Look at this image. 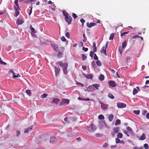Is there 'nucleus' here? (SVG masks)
<instances>
[{
    "label": "nucleus",
    "instance_id": "obj_44",
    "mask_svg": "<svg viewBox=\"0 0 149 149\" xmlns=\"http://www.w3.org/2000/svg\"><path fill=\"white\" fill-rule=\"evenodd\" d=\"M81 57L82 58V59L83 61L85 60L86 58L87 57L85 56L84 54H82L81 55Z\"/></svg>",
    "mask_w": 149,
    "mask_h": 149
},
{
    "label": "nucleus",
    "instance_id": "obj_18",
    "mask_svg": "<svg viewBox=\"0 0 149 149\" xmlns=\"http://www.w3.org/2000/svg\"><path fill=\"white\" fill-rule=\"evenodd\" d=\"M52 46L53 48L54 49L55 51L57 52L58 50V46L57 45H52Z\"/></svg>",
    "mask_w": 149,
    "mask_h": 149
},
{
    "label": "nucleus",
    "instance_id": "obj_8",
    "mask_svg": "<svg viewBox=\"0 0 149 149\" xmlns=\"http://www.w3.org/2000/svg\"><path fill=\"white\" fill-rule=\"evenodd\" d=\"M86 24L88 27L90 28L92 26L96 25L97 24V23L93 22H91L90 23L87 22Z\"/></svg>",
    "mask_w": 149,
    "mask_h": 149
},
{
    "label": "nucleus",
    "instance_id": "obj_24",
    "mask_svg": "<svg viewBox=\"0 0 149 149\" xmlns=\"http://www.w3.org/2000/svg\"><path fill=\"white\" fill-rule=\"evenodd\" d=\"M113 114H110L108 116L109 120L110 122H111L113 120Z\"/></svg>",
    "mask_w": 149,
    "mask_h": 149
},
{
    "label": "nucleus",
    "instance_id": "obj_17",
    "mask_svg": "<svg viewBox=\"0 0 149 149\" xmlns=\"http://www.w3.org/2000/svg\"><path fill=\"white\" fill-rule=\"evenodd\" d=\"M85 76L87 79H92L93 78V74H86Z\"/></svg>",
    "mask_w": 149,
    "mask_h": 149
},
{
    "label": "nucleus",
    "instance_id": "obj_5",
    "mask_svg": "<svg viewBox=\"0 0 149 149\" xmlns=\"http://www.w3.org/2000/svg\"><path fill=\"white\" fill-rule=\"evenodd\" d=\"M100 103L101 105V107L102 110L105 111L108 109L109 106L108 104H104L102 102H100Z\"/></svg>",
    "mask_w": 149,
    "mask_h": 149
},
{
    "label": "nucleus",
    "instance_id": "obj_51",
    "mask_svg": "<svg viewBox=\"0 0 149 149\" xmlns=\"http://www.w3.org/2000/svg\"><path fill=\"white\" fill-rule=\"evenodd\" d=\"M80 22L82 23V25L83 26L84 23L85 22V20L83 18H81L80 20Z\"/></svg>",
    "mask_w": 149,
    "mask_h": 149
},
{
    "label": "nucleus",
    "instance_id": "obj_43",
    "mask_svg": "<svg viewBox=\"0 0 149 149\" xmlns=\"http://www.w3.org/2000/svg\"><path fill=\"white\" fill-rule=\"evenodd\" d=\"M47 95V94L46 93H44L41 95V97L42 98H44L46 97Z\"/></svg>",
    "mask_w": 149,
    "mask_h": 149
},
{
    "label": "nucleus",
    "instance_id": "obj_25",
    "mask_svg": "<svg viewBox=\"0 0 149 149\" xmlns=\"http://www.w3.org/2000/svg\"><path fill=\"white\" fill-rule=\"evenodd\" d=\"M91 65L92 67L94 68H96L97 66L95 63V61H93L91 62Z\"/></svg>",
    "mask_w": 149,
    "mask_h": 149
},
{
    "label": "nucleus",
    "instance_id": "obj_3",
    "mask_svg": "<svg viewBox=\"0 0 149 149\" xmlns=\"http://www.w3.org/2000/svg\"><path fill=\"white\" fill-rule=\"evenodd\" d=\"M86 129L90 132H93L96 130V127L95 125L92 124L89 126H88Z\"/></svg>",
    "mask_w": 149,
    "mask_h": 149
},
{
    "label": "nucleus",
    "instance_id": "obj_60",
    "mask_svg": "<svg viewBox=\"0 0 149 149\" xmlns=\"http://www.w3.org/2000/svg\"><path fill=\"white\" fill-rule=\"evenodd\" d=\"M64 50V48L63 47H61L60 48V49L59 51H61V52L63 53Z\"/></svg>",
    "mask_w": 149,
    "mask_h": 149
},
{
    "label": "nucleus",
    "instance_id": "obj_10",
    "mask_svg": "<svg viewBox=\"0 0 149 149\" xmlns=\"http://www.w3.org/2000/svg\"><path fill=\"white\" fill-rule=\"evenodd\" d=\"M56 140L55 137L54 136H52L51 137L50 140V142L51 143H54L56 142Z\"/></svg>",
    "mask_w": 149,
    "mask_h": 149
},
{
    "label": "nucleus",
    "instance_id": "obj_6",
    "mask_svg": "<svg viewBox=\"0 0 149 149\" xmlns=\"http://www.w3.org/2000/svg\"><path fill=\"white\" fill-rule=\"evenodd\" d=\"M117 104L118 108H125L126 106V104L123 103H117Z\"/></svg>",
    "mask_w": 149,
    "mask_h": 149
},
{
    "label": "nucleus",
    "instance_id": "obj_35",
    "mask_svg": "<svg viewBox=\"0 0 149 149\" xmlns=\"http://www.w3.org/2000/svg\"><path fill=\"white\" fill-rule=\"evenodd\" d=\"M104 118V116L102 115H100L98 116V118L99 120H103Z\"/></svg>",
    "mask_w": 149,
    "mask_h": 149
},
{
    "label": "nucleus",
    "instance_id": "obj_64",
    "mask_svg": "<svg viewBox=\"0 0 149 149\" xmlns=\"http://www.w3.org/2000/svg\"><path fill=\"white\" fill-rule=\"evenodd\" d=\"M146 117L147 119H149V113L146 114Z\"/></svg>",
    "mask_w": 149,
    "mask_h": 149
},
{
    "label": "nucleus",
    "instance_id": "obj_32",
    "mask_svg": "<svg viewBox=\"0 0 149 149\" xmlns=\"http://www.w3.org/2000/svg\"><path fill=\"white\" fill-rule=\"evenodd\" d=\"M120 121L119 119H117L115 122V125H120Z\"/></svg>",
    "mask_w": 149,
    "mask_h": 149
},
{
    "label": "nucleus",
    "instance_id": "obj_56",
    "mask_svg": "<svg viewBox=\"0 0 149 149\" xmlns=\"http://www.w3.org/2000/svg\"><path fill=\"white\" fill-rule=\"evenodd\" d=\"M137 38H139V36L138 35H136L132 37V38H134V39H136Z\"/></svg>",
    "mask_w": 149,
    "mask_h": 149
},
{
    "label": "nucleus",
    "instance_id": "obj_45",
    "mask_svg": "<svg viewBox=\"0 0 149 149\" xmlns=\"http://www.w3.org/2000/svg\"><path fill=\"white\" fill-rule=\"evenodd\" d=\"M147 111L145 109L143 110L142 111V114L143 115L145 116L146 114L147 113Z\"/></svg>",
    "mask_w": 149,
    "mask_h": 149
},
{
    "label": "nucleus",
    "instance_id": "obj_37",
    "mask_svg": "<svg viewBox=\"0 0 149 149\" xmlns=\"http://www.w3.org/2000/svg\"><path fill=\"white\" fill-rule=\"evenodd\" d=\"M138 91L135 88H134L133 90V95H135L137 93Z\"/></svg>",
    "mask_w": 149,
    "mask_h": 149
},
{
    "label": "nucleus",
    "instance_id": "obj_15",
    "mask_svg": "<svg viewBox=\"0 0 149 149\" xmlns=\"http://www.w3.org/2000/svg\"><path fill=\"white\" fill-rule=\"evenodd\" d=\"M14 8L15 10V16L17 17L19 14V10L16 7H15Z\"/></svg>",
    "mask_w": 149,
    "mask_h": 149
},
{
    "label": "nucleus",
    "instance_id": "obj_2",
    "mask_svg": "<svg viewBox=\"0 0 149 149\" xmlns=\"http://www.w3.org/2000/svg\"><path fill=\"white\" fill-rule=\"evenodd\" d=\"M62 12L63 15L65 16V21L67 22L68 25L70 24L72 20V17L65 10H63Z\"/></svg>",
    "mask_w": 149,
    "mask_h": 149
},
{
    "label": "nucleus",
    "instance_id": "obj_26",
    "mask_svg": "<svg viewBox=\"0 0 149 149\" xmlns=\"http://www.w3.org/2000/svg\"><path fill=\"white\" fill-rule=\"evenodd\" d=\"M104 76L102 74H101L100 75V76L99 77V79H100V80L101 81H103L104 79Z\"/></svg>",
    "mask_w": 149,
    "mask_h": 149
},
{
    "label": "nucleus",
    "instance_id": "obj_52",
    "mask_svg": "<svg viewBox=\"0 0 149 149\" xmlns=\"http://www.w3.org/2000/svg\"><path fill=\"white\" fill-rule=\"evenodd\" d=\"M77 85L80 86L82 87H83L84 86V84L78 82L76 83Z\"/></svg>",
    "mask_w": 149,
    "mask_h": 149
},
{
    "label": "nucleus",
    "instance_id": "obj_14",
    "mask_svg": "<svg viewBox=\"0 0 149 149\" xmlns=\"http://www.w3.org/2000/svg\"><path fill=\"white\" fill-rule=\"evenodd\" d=\"M24 21L21 19H18L16 21V24L17 25H21L23 24Z\"/></svg>",
    "mask_w": 149,
    "mask_h": 149
},
{
    "label": "nucleus",
    "instance_id": "obj_29",
    "mask_svg": "<svg viewBox=\"0 0 149 149\" xmlns=\"http://www.w3.org/2000/svg\"><path fill=\"white\" fill-rule=\"evenodd\" d=\"M114 34L113 33H111L110 34L109 38V40H112L113 39Z\"/></svg>",
    "mask_w": 149,
    "mask_h": 149
},
{
    "label": "nucleus",
    "instance_id": "obj_33",
    "mask_svg": "<svg viewBox=\"0 0 149 149\" xmlns=\"http://www.w3.org/2000/svg\"><path fill=\"white\" fill-rule=\"evenodd\" d=\"M30 28L31 30V31L33 33H36V31L35 30V29L33 28L31 25H30Z\"/></svg>",
    "mask_w": 149,
    "mask_h": 149
},
{
    "label": "nucleus",
    "instance_id": "obj_23",
    "mask_svg": "<svg viewBox=\"0 0 149 149\" xmlns=\"http://www.w3.org/2000/svg\"><path fill=\"white\" fill-rule=\"evenodd\" d=\"M18 0H15L14 1V3L16 6V7L18 9V10H20L18 4Z\"/></svg>",
    "mask_w": 149,
    "mask_h": 149
},
{
    "label": "nucleus",
    "instance_id": "obj_40",
    "mask_svg": "<svg viewBox=\"0 0 149 149\" xmlns=\"http://www.w3.org/2000/svg\"><path fill=\"white\" fill-rule=\"evenodd\" d=\"M117 136L118 138H121L123 137V134L121 133H119L117 134Z\"/></svg>",
    "mask_w": 149,
    "mask_h": 149
},
{
    "label": "nucleus",
    "instance_id": "obj_61",
    "mask_svg": "<svg viewBox=\"0 0 149 149\" xmlns=\"http://www.w3.org/2000/svg\"><path fill=\"white\" fill-rule=\"evenodd\" d=\"M131 58V57L130 56L127 57L126 58V60L127 61V62H128V61Z\"/></svg>",
    "mask_w": 149,
    "mask_h": 149
},
{
    "label": "nucleus",
    "instance_id": "obj_36",
    "mask_svg": "<svg viewBox=\"0 0 149 149\" xmlns=\"http://www.w3.org/2000/svg\"><path fill=\"white\" fill-rule=\"evenodd\" d=\"M123 48L120 46V47L119 48V51L121 55L122 54V53L123 52Z\"/></svg>",
    "mask_w": 149,
    "mask_h": 149
},
{
    "label": "nucleus",
    "instance_id": "obj_13",
    "mask_svg": "<svg viewBox=\"0 0 149 149\" xmlns=\"http://www.w3.org/2000/svg\"><path fill=\"white\" fill-rule=\"evenodd\" d=\"M100 52L101 53H103L105 56L107 55L106 49L104 47H103L101 48Z\"/></svg>",
    "mask_w": 149,
    "mask_h": 149
},
{
    "label": "nucleus",
    "instance_id": "obj_55",
    "mask_svg": "<svg viewBox=\"0 0 149 149\" xmlns=\"http://www.w3.org/2000/svg\"><path fill=\"white\" fill-rule=\"evenodd\" d=\"M72 16L74 19H75L77 17V16L74 13H72Z\"/></svg>",
    "mask_w": 149,
    "mask_h": 149
},
{
    "label": "nucleus",
    "instance_id": "obj_62",
    "mask_svg": "<svg viewBox=\"0 0 149 149\" xmlns=\"http://www.w3.org/2000/svg\"><path fill=\"white\" fill-rule=\"evenodd\" d=\"M32 8H33L32 7H31V8H30L31 9H30V11L29 13V15H30L32 13Z\"/></svg>",
    "mask_w": 149,
    "mask_h": 149
},
{
    "label": "nucleus",
    "instance_id": "obj_57",
    "mask_svg": "<svg viewBox=\"0 0 149 149\" xmlns=\"http://www.w3.org/2000/svg\"><path fill=\"white\" fill-rule=\"evenodd\" d=\"M69 35H70V34L69 33V32H68L66 33L65 34V36L67 38H69Z\"/></svg>",
    "mask_w": 149,
    "mask_h": 149
},
{
    "label": "nucleus",
    "instance_id": "obj_47",
    "mask_svg": "<svg viewBox=\"0 0 149 149\" xmlns=\"http://www.w3.org/2000/svg\"><path fill=\"white\" fill-rule=\"evenodd\" d=\"M94 51L93 52L91 51L89 55L92 58L93 57V55H94Z\"/></svg>",
    "mask_w": 149,
    "mask_h": 149
},
{
    "label": "nucleus",
    "instance_id": "obj_49",
    "mask_svg": "<svg viewBox=\"0 0 149 149\" xmlns=\"http://www.w3.org/2000/svg\"><path fill=\"white\" fill-rule=\"evenodd\" d=\"M120 142V140L118 138H116V143H118Z\"/></svg>",
    "mask_w": 149,
    "mask_h": 149
},
{
    "label": "nucleus",
    "instance_id": "obj_9",
    "mask_svg": "<svg viewBox=\"0 0 149 149\" xmlns=\"http://www.w3.org/2000/svg\"><path fill=\"white\" fill-rule=\"evenodd\" d=\"M109 86L112 87H114L116 86V84H115L114 81H110L109 82Z\"/></svg>",
    "mask_w": 149,
    "mask_h": 149
},
{
    "label": "nucleus",
    "instance_id": "obj_31",
    "mask_svg": "<svg viewBox=\"0 0 149 149\" xmlns=\"http://www.w3.org/2000/svg\"><path fill=\"white\" fill-rule=\"evenodd\" d=\"M68 118L69 119L74 121H75L77 119V118H76L72 116L69 117H68Z\"/></svg>",
    "mask_w": 149,
    "mask_h": 149
},
{
    "label": "nucleus",
    "instance_id": "obj_54",
    "mask_svg": "<svg viewBox=\"0 0 149 149\" xmlns=\"http://www.w3.org/2000/svg\"><path fill=\"white\" fill-rule=\"evenodd\" d=\"M82 50L85 52H86L88 50V48H85L84 47H83L82 48Z\"/></svg>",
    "mask_w": 149,
    "mask_h": 149
},
{
    "label": "nucleus",
    "instance_id": "obj_50",
    "mask_svg": "<svg viewBox=\"0 0 149 149\" xmlns=\"http://www.w3.org/2000/svg\"><path fill=\"white\" fill-rule=\"evenodd\" d=\"M94 59L95 60H97L98 59V58L97 56L96 55V54H94V56L93 57Z\"/></svg>",
    "mask_w": 149,
    "mask_h": 149
},
{
    "label": "nucleus",
    "instance_id": "obj_53",
    "mask_svg": "<svg viewBox=\"0 0 149 149\" xmlns=\"http://www.w3.org/2000/svg\"><path fill=\"white\" fill-rule=\"evenodd\" d=\"M61 40L63 41V42H65V41L66 40V39H65V37H64V36H62L61 38Z\"/></svg>",
    "mask_w": 149,
    "mask_h": 149
},
{
    "label": "nucleus",
    "instance_id": "obj_22",
    "mask_svg": "<svg viewBox=\"0 0 149 149\" xmlns=\"http://www.w3.org/2000/svg\"><path fill=\"white\" fill-rule=\"evenodd\" d=\"M119 129L120 128L118 127H114L113 130L115 133L117 134L118 132Z\"/></svg>",
    "mask_w": 149,
    "mask_h": 149
},
{
    "label": "nucleus",
    "instance_id": "obj_42",
    "mask_svg": "<svg viewBox=\"0 0 149 149\" xmlns=\"http://www.w3.org/2000/svg\"><path fill=\"white\" fill-rule=\"evenodd\" d=\"M123 132H124L126 134V135L127 136H130V135H129V134L128 133V131H127V130H126L125 129H123Z\"/></svg>",
    "mask_w": 149,
    "mask_h": 149
},
{
    "label": "nucleus",
    "instance_id": "obj_21",
    "mask_svg": "<svg viewBox=\"0 0 149 149\" xmlns=\"http://www.w3.org/2000/svg\"><path fill=\"white\" fill-rule=\"evenodd\" d=\"M45 136L44 135H42L41 136H39V137H38V139H39L40 141H42L44 140H45V139H43L44 137Z\"/></svg>",
    "mask_w": 149,
    "mask_h": 149
},
{
    "label": "nucleus",
    "instance_id": "obj_11",
    "mask_svg": "<svg viewBox=\"0 0 149 149\" xmlns=\"http://www.w3.org/2000/svg\"><path fill=\"white\" fill-rule=\"evenodd\" d=\"M127 130L128 133L131 135L133 134V132L132 130L130 127H127L126 128Z\"/></svg>",
    "mask_w": 149,
    "mask_h": 149
},
{
    "label": "nucleus",
    "instance_id": "obj_4",
    "mask_svg": "<svg viewBox=\"0 0 149 149\" xmlns=\"http://www.w3.org/2000/svg\"><path fill=\"white\" fill-rule=\"evenodd\" d=\"M70 101L69 100L66 99H62L61 101L60 106H64L66 104H68L69 103Z\"/></svg>",
    "mask_w": 149,
    "mask_h": 149
},
{
    "label": "nucleus",
    "instance_id": "obj_58",
    "mask_svg": "<svg viewBox=\"0 0 149 149\" xmlns=\"http://www.w3.org/2000/svg\"><path fill=\"white\" fill-rule=\"evenodd\" d=\"M0 64H1L3 65H6V63L1 61V59H0Z\"/></svg>",
    "mask_w": 149,
    "mask_h": 149
},
{
    "label": "nucleus",
    "instance_id": "obj_41",
    "mask_svg": "<svg viewBox=\"0 0 149 149\" xmlns=\"http://www.w3.org/2000/svg\"><path fill=\"white\" fill-rule=\"evenodd\" d=\"M63 54V53L61 52V51H59L58 54V58L61 57L62 56V55Z\"/></svg>",
    "mask_w": 149,
    "mask_h": 149
},
{
    "label": "nucleus",
    "instance_id": "obj_34",
    "mask_svg": "<svg viewBox=\"0 0 149 149\" xmlns=\"http://www.w3.org/2000/svg\"><path fill=\"white\" fill-rule=\"evenodd\" d=\"M140 112V111L139 110H134L133 111V113L136 115L139 114Z\"/></svg>",
    "mask_w": 149,
    "mask_h": 149
},
{
    "label": "nucleus",
    "instance_id": "obj_28",
    "mask_svg": "<svg viewBox=\"0 0 149 149\" xmlns=\"http://www.w3.org/2000/svg\"><path fill=\"white\" fill-rule=\"evenodd\" d=\"M122 47L124 48L127 45V43L125 40L122 43Z\"/></svg>",
    "mask_w": 149,
    "mask_h": 149
},
{
    "label": "nucleus",
    "instance_id": "obj_7",
    "mask_svg": "<svg viewBox=\"0 0 149 149\" xmlns=\"http://www.w3.org/2000/svg\"><path fill=\"white\" fill-rule=\"evenodd\" d=\"M55 69V75L56 77H57L60 72V69L58 67H56V66L54 67Z\"/></svg>",
    "mask_w": 149,
    "mask_h": 149
},
{
    "label": "nucleus",
    "instance_id": "obj_63",
    "mask_svg": "<svg viewBox=\"0 0 149 149\" xmlns=\"http://www.w3.org/2000/svg\"><path fill=\"white\" fill-rule=\"evenodd\" d=\"M95 136L96 137H100L101 136V135L99 134H97L95 135Z\"/></svg>",
    "mask_w": 149,
    "mask_h": 149
},
{
    "label": "nucleus",
    "instance_id": "obj_1",
    "mask_svg": "<svg viewBox=\"0 0 149 149\" xmlns=\"http://www.w3.org/2000/svg\"><path fill=\"white\" fill-rule=\"evenodd\" d=\"M56 64L57 65H59L60 66H62L63 67V72L65 74H68V72L67 71V68L68 65V64L67 63H63L62 61H60L57 62Z\"/></svg>",
    "mask_w": 149,
    "mask_h": 149
},
{
    "label": "nucleus",
    "instance_id": "obj_19",
    "mask_svg": "<svg viewBox=\"0 0 149 149\" xmlns=\"http://www.w3.org/2000/svg\"><path fill=\"white\" fill-rule=\"evenodd\" d=\"M93 48L94 52H96L97 51V48L96 46V43L95 42H94L93 43Z\"/></svg>",
    "mask_w": 149,
    "mask_h": 149
},
{
    "label": "nucleus",
    "instance_id": "obj_39",
    "mask_svg": "<svg viewBox=\"0 0 149 149\" xmlns=\"http://www.w3.org/2000/svg\"><path fill=\"white\" fill-rule=\"evenodd\" d=\"M108 97L109 98L111 99H113V98H114V96L112 94L110 93H109L108 95Z\"/></svg>",
    "mask_w": 149,
    "mask_h": 149
},
{
    "label": "nucleus",
    "instance_id": "obj_38",
    "mask_svg": "<svg viewBox=\"0 0 149 149\" xmlns=\"http://www.w3.org/2000/svg\"><path fill=\"white\" fill-rule=\"evenodd\" d=\"M96 63L97 65L99 66L102 65V63L99 60H97L96 62Z\"/></svg>",
    "mask_w": 149,
    "mask_h": 149
},
{
    "label": "nucleus",
    "instance_id": "obj_16",
    "mask_svg": "<svg viewBox=\"0 0 149 149\" xmlns=\"http://www.w3.org/2000/svg\"><path fill=\"white\" fill-rule=\"evenodd\" d=\"M60 101V100L58 98H54L52 102V103H54L57 104Z\"/></svg>",
    "mask_w": 149,
    "mask_h": 149
},
{
    "label": "nucleus",
    "instance_id": "obj_48",
    "mask_svg": "<svg viewBox=\"0 0 149 149\" xmlns=\"http://www.w3.org/2000/svg\"><path fill=\"white\" fill-rule=\"evenodd\" d=\"M143 146L145 149H148L149 146L148 144L145 143L144 144Z\"/></svg>",
    "mask_w": 149,
    "mask_h": 149
},
{
    "label": "nucleus",
    "instance_id": "obj_59",
    "mask_svg": "<svg viewBox=\"0 0 149 149\" xmlns=\"http://www.w3.org/2000/svg\"><path fill=\"white\" fill-rule=\"evenodd\" d=\"M20 134V132L19 131H17V136H18Z\"/></svg>",
    "mask_w": 149,
    "mask_h": 149
},
{
    "label": "nucleus",
    "instance_id": "obj_12",
    "mask_svg": "<svg viewBox=\"0 0 149 149\" xmlns=\"http://www.w3.org/2000/svg\"><path fill=\"white\" fill-rule=\"evenodd\" d=\"M33 128V126H31L30 127L26 129L24 131V133H28Z\"/></svg>",
    "mask_w": 149,
    "mask_h": 149
},
{
    "label": "nucleus",
    "instance_id": "obj_46",
    "mask_svg": "<svg viewBox=\"0 0 149 149\" xmlns=\"http://www.w3.org/2000/svg\"><path fill=\"white\" fill-rule=\"evenodd\" d=\"M128 32H129V31H128V32H124L123 33H121V35H120L121 36L122 38H123V36H125V34L128 33Z\"/></svg>",
    "mask_w": 149,
    "mask_h": 149
},
{
    "label": "nucleus",
    "instance_id": "obj_27",
    "mask_svg": "<svg viewBox=\"0 0 149 149\" xmlns=\"http://www.w3.org/2000/svg\"><path fill=\"white\" fill-rule=\"evenodd\" d=\"M26 93L29 96H30L31 95V91L30 90H26Z\"/></svg>",
    "mask_w": 149,
    "mask_h": 149
},
{
    "label": "nucleus",
    "instance_id": "obj_30",
    "mask_svg": "<svg viewBox=\"0 0 149 149\" xmlns=\"http://www.w3.org/2000/svg\"><path fill=\"white\" fill-rule=\"evenodd\" d=\"M92 86L95 87L96 90L98 89V87H100V85L97 84H93Z\"/></svg>",
    "mask_w": 149,
    "mask_h": 149
},
{
    "label": "nucleus",
    "instance_id": "obj_20",
    "mask_svg": "<svg viewBox=\"0 0 149 149\" xmlns=\"http://www.w3.org/2000/svg\"><path fill=\"white\" fill-rule=\"evenodd\" d=\"M146 138V135L144 133H143L142 135L139 138V140H143L145 139Z\"/></svg>",
    "mask_w": 149,
    "mask_h": 149
}]
</instances>
